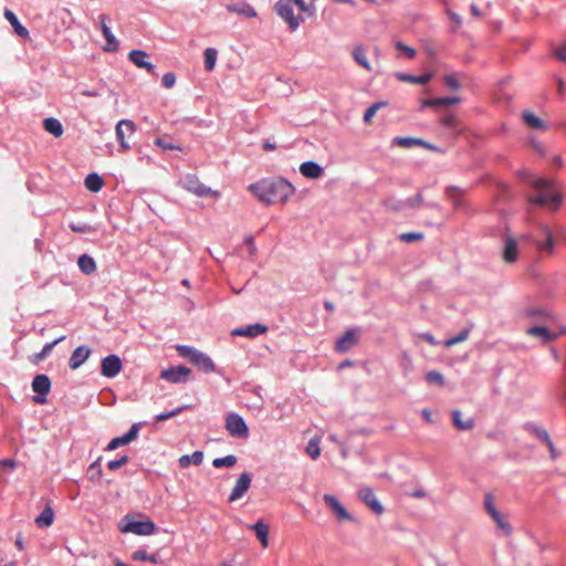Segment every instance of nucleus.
I'll use <instances>...</instances> for the list:
<instances>
[{"instance_id":"nucleus-10","label":"nucleus","mask_w":566,"mask_h":566,"mask_svg":"<svg viewBox=\"0 0 566 566\" xmlns=\"http://www.w3.org/2000/svg\"><path fill=\"white\" fill-rule=\"evenodd\" d=\"M252 482V475L250 472H243L238 478L233 489L231 490V493L229 495L228 501L229 502H235L244 496V494L248 492V490L251 486Z\"/></svg>"},{"instance_id":"nucleus-26","label":"nucleus","mask_w":566,"mask_h":566,"mask_svg":"<svg viewBox=\"0 0 566 566\" xmlns=\"http://www.w3.org/2000/svg\"><path fill=\"white\" fill-rule=\"evenodd\" d=\"M517 259V244L513 238H507L505 240L504 251H503V260L506 263H513Z\"/></svg>"},{"instance_id":"nucleus-30","label":"nucleus","mask_w":566,"mask_h":566,"mask_svg":"<svg viewBox=\"0 0 566 566\" xmlns=\"http://www.w3.org/2000/svg\"><path fill=\"white\" fill-rule=\"evenodd\" d=\"M527 335L536 337L542 340V343H548L554 338V334L551 333L546 327L544 326H534L530 327L526 331Z\"/></svg>"},{"instance_id":"nucleus-52","label":"nucleus","mask_w":566,"mask_h":566,"mask_svg":"<svg viewBox=\"0 0 566 566\" xmlns=\"http://www.w3.org/2000/svg\"><path fill=\"white\" fill-rule=\"evenodd\" d=\"M485 510L489 513V515H493L494 513L499 512L494 504V499L491 494L485 495L484 500Z\"/></svg>"},{"instance_id":"nucleus-33","label":"nucleus","mask_w":566,"mask_h":566,"mask_svg":"<svg viewBox=\"0 0 566 566\" xmlns=\"http://www.w3.org/2000/svg\"><path fill=\"white\" fill-rule=\"evenodd\" d=\"M203 461V452L195 451L191 455L185 454L179 458V465L181 468H188L191 463L200 465Z\"/></svg>"},{"instance_id":"nucleus-38","label":"nucleus","mask_w":566,"mask_h":566,"mask_svg":"<svg viewBox=\"0 0 566 566\" xmlns=\"http://www.w3.org/2000/svg\"><path fill=\"white\" fill-rule=\"evenodd\" d=\"M472 327H473V324H470L468 327L463 328L457 336L447 339L444 342V346L447 348H449L459 343L465 342L469 338L470 331Z\"/></svg>"},{"instance_id":"nucleus-58","label":"nucleus","mask_w":566,"mask_h":566,"mask_svg":"<svg viewBox=\"0 0 566 566\" xmlns=\"http://www.w3.org/2000/svg\"><path fill=\"white\" fill-rule=\"evenodd\" d=\"M148 555L145 549H137L132 554V558L134 560L147 562Z\"/></svg>"},{"instance_id":"nucleus-24","label":"nucleus","mask_w":566,"mask_h":566,"mask_svg":"<svg viewBox=\"0 0 566 566\" xmlns=\"http://www.w3.org/2000/svg\"><path fill=\"white\" fill-rule=\"evenodd\" d=\"M54 520V511L50 504H48L41 514L35 517L34 523L39 528H45L52 525Z\"/></svg>"},{"instance_id":"nucleus-5","label":"nucleus","mask_w":566,"mask_h":566,"mask_svg":"<svg viewBox=\"0 0 566 566\" xmlns=\"http://www.w3.org/2000/svg\"><path fill=\"white\" fill-rule=\"evenodd\" d=\"M126 523L120 525L122 533H133L135 535H151L156 532V524L151 520L133 521L127 515Z\"/></svg>"},{"instance_id":"nucleus-17","label":"nucleus","mask_w":566,"mask_h":566,"mask_svg":"<svg viewBox=\"0 0 566 566\" xmlns=\"http://www.w3.org/2000/svg\"><path fill=\"white\" fill-rule=\"evenodd\" d=\"M423 201L421 193H417L415 197L409 198L405 201L395 202L394 199L386 200L385 205L392 210H401L405 208H419Z\"/></svg>"},{"instance_id":"nucleus-60","label":"nucleus","mask_w":566,"mask_h":566,"mask_svg":"<svg viewBox=\"0 0 566 566\" xmlns=\"http://www.w3.org/2000/svg\"><path fill=\"white\" fill-rule=\"evenodd\" d=\"M290 2H293L295 6H297L300 11L308 12L310 14H312V12H310L308 6L305 3L304 0H290Z\"/></svg>"},{"instance_id":"nucleus-3","label":"nucleus","mask_w":566,"mask_h":566,"mask_svg":"<svg viewBox=\"0 0 566 566\" xmlns=\"http://www.w3.org/2000/svg\"><path fill=\"white\" fill-rule=\"evenodd\" d=\"M177 352L181 357L189 359L193 365H196L200 370H202L206 374L216 370V365L212 361V359L206 354L192 347L185 345L177 346Z\"/></svg>"},{"instance_id":"nucleus-49","label":"nucleus","mask_w":566,"mask_h":566,"mask_svg":"<svg viewBox=\"0 0 566 566\" xmlns=\"http://www.w3.org/2000/svg\"><path fill=\"white\" fill-rule=\"evenodd\" d=\"M187 407H179L177 409H174L169 412H163V413H159L156 416V421H164V420H167V419H170L175 416H177L178 413H180L182 410H185Z\"/></svg>"},{"instance_id":"nucleus-16","label":"nucleus","mask_w":566,"mask_h":566,"mask_svg":"<svg viewBox=\"0 0 566 566\" xmlns=\"http://www.w3.org/2000/svg\"><path fill=\"white\" fill-rule=\"evenodd\" d=\"M191 373L188 367L177 366L165 369L160 373V378L178 384L186 380V377Z\"/></svg>"},{"instance_id":"nucleus-12","label":"nucleus","mask_w":566,"mask_h":566,"mask_svg":"<svg viewBox=\"0 0 566 566\" xmlns=\"http://www.w3.org/2000/svg\"><path fill=\"white\" fill-rule=\"evenodd\" d=\"M360 332L358 329H348L339 337L335 344V349L339 353H346L358 344Z\"/></svg>"},{"instance_id":"nucleus-13","label":"nucleus","mask_w":566,"mask_h":566,"mask_svg":"<svg viewBox=\"0 0 566 566\" xmlns=\"http://www.w3.org/2000/svg\"><path fill=\"white\" fill-rule=\"evenodd\" d=\"M325 504L334 513L338 521H354V517L347 512V510L340 504L336 496L332 494H325L323 496Z\"/></svg>"},{"instance_id":"nucleus-42","label":"nucleus","mask_w":566,"mask_h":566,"mask_svg":"<svg viewBox=\"0 0 566 566\" xmlns=\"http://www.w3.org/2000/svg\"><path fill=\"white\" fill-rule=\"evenodd\" d=\"M306 453L316 460L321 455L319 440L318 438H312L306 447Z\"/></svg>"},{"instance_id":"nucleus-39","label":"nucleus","mask_w":566,"mask_h":566,"mask_svg":"<svg viewBox=\"0 0 566 566\" xmlns=\"http://www.w3.org/2000/svg\"><path fill=\"white\" fill-rule=\"evenodd\" d=\"M353 56H354L355 61L361 67H364L365 70H368V71L371 70L370 63H369V61L367 59V54H366L365 50L361 46H356L354 49Z\"/></svg>"},{"instance_id":"nucleus-41","label":"nucleus","mask_w":566,"mask_h":566,"mask_svg":"<svg viewBox=\"0 0 566 566\" xmlns=\"http://www.w3.org/2000/svg\"><path fill=\"white\" fill-rule=\"evenodd\" d=\"M217 51L212 48H208L205 50L203 52V56H205V69L207 71H212L216 66V61H217Z\"/></svg>"},{"instance_id":"nucleus-54","label":"nucleus","mask_w":566,"mask_h":566,"mask_svg":"<svg viewBox=\"0 0 566 566\" xmlns=\"http://www.w3.org/2000/svg\"><path fill=\"white\" fill-rule=\"evenodd\" d=\"M443 80H444V83L450 88H452V90H459L460 88V83H459L458 78L455 77V75H452V74L444 75Z\"/></svg>"},{"instance_id":"nucleus-51","label":"nucleus","mask_w":566,"mask_h":566,"mask_svg":"<svg viewBox=\"0 0 566 566\" xmlns=\"http://www.w3.org/2000/svg\"><path fill=\"white\" fill-rule=\"evenodd\" d=\"M545 232H546V241L544 243H537V247L542 250H546L549 253H552L553 244H554L553 237L547 229H545Z\"/></svg>"},{"instance_id":"nucleus-11","label":"nucleus","mask_w":566,"mask_h":566,"mask_svg":"<svg viewBox=\"0 0 566 566\" xmlns=\"http://www.w3.org/2000/svg\"><path fill=\"white\" fill-rule=\"evenodd\" d=\"M122 368V360L115 354L108 355L102 359L101 373L104 377L113 378L120 373Z\"/></svg>"},{"instance_id":"nucleus-56","label":"nucleus","mask_w":566,"mask_h":566,"mask_svg":"<svg viewBox=\"0 0 566 566\" xmlns=\"http://www.w3.org/2000/svg\"><path fill=\"white\" fill-rule=\"evenodd\" d=\"M440 122L442 125L447 127H455L458 124V118L455 115L450 114L448 116L442 117Z\"/></svg>"},{"instance_id":"nucleus-23","label":"nucleus","mask_w":566,"mask_h":566,"mask_svg":"<svg viewBox=\"0 0 566 566\" xmlns=\"http://www.w3.org/2000/svg\"><path fill=\"white\" fill-rule=\"evenodd\" d=\"M301 174L306 178L317 179L323 175V168L314 161H305L300 166Z\"/></svg>"},{"instance_id":"nucleus-25","label":"nucleus","mask_w":566,"mask_h":566,"mask_svg":"<svg viewBox=\"0 0 566 566\" xmlns=\"http://www.w3.org/2000/svg\"><path fill=\"white\" fill-rule=\"evenodd\" d=\"M4 18L10 22V24L12 25L14 32L19 36L24 38V39L29 36L28 29L20 23V21L18 20L17 15L11 10L7 9L4 11Z\"/></svg>"},{"instance_id":"nucleus-7","label":"nucleus","mask_w":566,"mask_h":566,"mask_svg":"<svg viewBox=\"0 0 566 566\" xmlns=\"http://www.w3.org/2000/svg\"><path fill=\"white\" fill-rule=\"evenodd\" d=\"M276 13L289 24L292 31L296 30L303 21L294 14L290 0H279L275 3Z\"/></svg>"},{"instance_id":"nucleus-14","label":"nucleus","mask_w":566,"mask_h":566,"mask_svg":"<svg viewBox=\"0 0 566 566\" xmlns=\"http://www.w3.org/2000/svg\"><path fill=\"white\" fill-rule=\"evenodd\" d=\"M139 429H140L139 424L138 423H134L130 427V429L128 430L127 433H125L124 436L116 437V438L112 439L108 442V444L105 448V450L106 451H113V450L117 449L120 446H125V444L130 443L132 441L137 439L138 433H139Z\"/></svg>"},{"instance_id":"nucleus-9","label":"nucleus","mask_w":566,"mask_h":566,"mask_svg":"<svg viewBox=\"0 0 566 566\" xmlns=\"http://www.w3.org/2000/svg\"><path fill=\"white\" fill-rule=\"evenodd\" d=\"M357 497L366 504L375 514L381 515L384 513V506L377 499L375 492L369 486L360 488L357 492Z\"/></svg>"},{"instance_id":"nucleus-15","label":"nucleus","mask_w":566,"mask_h":566,"mask_svg":"<svg viewBox=\"0 0 566 566\" xmlns=\"http://www.w3.org/2000/svg\"><path fill=\"white\" fill-rule=\"evenodd\" d=\"M148 53L143 50H133L128 54L129 61L138 69H144L150 74H155V65L148 61Z\"/></svg>"},{"instance_id":"nucleus-62","label":"nucleus","mask_w":566,"mask_h":566,"mask_svg":"<svg viewBox=\"0 0 566 566\" xmlns=\"http://www.w3.org/2000/svg\"><path fill=\"white\" fill-rule=\"evenodd\" d=\"M545 444H546V446H547V448H548V451H549V453H551V458H552V460H555V459L557 458V451H556V449H555V447H554L553 441H552V440H548V441H546V442H545Z\"/></svg>"},{"instance_id":"nucleus-45","label":"nucleus","mask_w":566,"mask_h":566,"mask_svg":"<svg viewBox=\"0 0 566 566\" xmlns=\"http://www.w3.org/2000/svg\"><path fill=\"white\" fill-rule=\"evenodd\" d=\"M426 379H427V381L429 384H434V385H438V386H443L444 385V377H443V375L440 371H437V370H431V371L427 373Z\"/></svg>"},{"instance_id":"nucleus-36","label":"nucleus","mask_w":566,"mask_h":566,"mask_svg":"<svg viewBox=\"0 0 566 566\" xmlns=\"http://www.w3.org/2000/svg\"><path fill=\"white\" fill-rule=\"evenodd\" d=\"M523 119H524L525 124L533 129H545L546 128L545 123L541 118H538L535 114H533L532 112H524Z\"/></svg>"},{"instance_id":"nucleus-2","label":"nucleus","mask_w":566,"mask_h":566,"mask_svg":"<svg viewBox=\"0 0 566 566\" xmlns=\"http://www.w3.org/2000/svg\"><path fill=\"white\" fill-rule=\"evenodd\" d=\"M533 187L539 191L538 195L528 198V202L536 206H547L552 210H557L562 203L563 197L554 191L553 180L538 178L533 181Z\"/></svg>"},{"instance_id":"nucleus-1","label":"nucleus","mask_w":566,"mask_h":566,"mask_svg":"<svg viewBox=\"0 0 566 566\" xmlns=\"http://www.w3.org/2000/svg\"><path fill=\"white\" fill-rule=\"evenodd\" d=\"M249 190L263 203L285 202L294 193V187L285 179L262 180L249 186Z\"/></svg>"},{"instance_id":"nucleus-21","label":"nucleus","mask_w":566,"mask_h":566,"mask_svg":"<svg viewBox=\"0 0 566 566\" xmlns=\"http://www.w3.org/2000/svg\"><path fill=\"white\" fill-rule=\"evenodd\" d=\"M101 21V30L102 33L107 42L106 46L104 48L105 51H116L118 48V43L116 41V38L112 33L111 29L106 24V17L104 14L99 15Z\"/></svg>"},{"instance_id":"nucleus-59","label":"nucleus","mask_w":566,"mask_h":566,"mask_svg":"<svg viewBox=\"0 0 566 566\" xmlns=\"http://www.w3.org/2000/svg\"><path fill=\"white\" fill-rule=\"evenodd\" d=\"M535 436L541 439L543 442L551 440L548 432L545 429L536 428L534 430Z\"/></svg>"},{"instance_id":"nucleus-6","label":"nucleus","mask_w":566,"mask_h":566,"mask_svg":"<svg viewBox=\"0 0 566 566\" xmlns=\"http://www.w3.org/2000/svg\"><path fill=\"white\" fill-rule=\"evenodd\" d=\"M136 132V125L130 119H120L115 127L116 139L119 143L120 149L127 151L130 149L128 138Z\"/></svg>"},{"instance_id":"nucleus-31","label":"nucleus","mask_w":566,"mask_h":566,"mask_svg":"<svg viewBox=\"0 0 566 566\" xmlns=\"http://www.w3.org/2000/svg\"><path fill=\"white\" fill-rule=\"evenodd\" d=\"M250 528L255 532V536L260 541L261 545L263 547H268V545H269V538H268L269 527H268V525L265 523H263L262 521H259L255 524L251 525Z\"/></svg>"},{"instance_id":"nucleus-61","label":"nucleus","mask_w":566,"mask_h":566,"mask_svg":"<svg viewBox=\"0 0 566 566\" xmlns=\"http://www.w3.org/2000/svg\"><path fill=\"white\" fill-rule=\"evenodd\" d=\"M70 227H71L72 231L80 232V233H85L91 230V228L88 226H77V224L72 223Z\"/></svg>"},{"instance_id":"nucleus-4","label":"nucleus","mask_w":566,"mask_h":566,"mask_svg":"<svg viewBox=\"0 0 566 566\" xmlns=\"http://www.w3.org/2000/svg\"><path fill=\"white\" fill-rule=\"evenodd\" d=\"M181 187L189 191L190 193L195 195L196 197L203 198V197H220V192L218 190H212L211 188L205 186L198 178V176L188 174L186 175L182 180L180 181Z\"/></svg>"},{"instance_id":"nucleus-35","label":"nucleus","mask_w":566,"mask_h":566,"mask_svg":"<svg viewBox=\"0 0 566 566\" xmlns=\"http://www.w3.org/2000/svg\"><path fill=\"white\" fill-rule=\"evenodd\" d=\"M77 264L80 270L85 274H92L96 271V263L94 259L87 254H83L78 258Z\"/></svg>"},{"instance_id":"nucleus-57","label":"nucleus","mask_w":566,"mask_h":566,"mask_svg":"<svg viewBox=\"0 0 566 566\" xmlns=\"http://www.w3.org/2000/svg\"><path fill=\"white\" fill-rule=\"evenodd\" d=\"M396 48L400 51H403L410 59L415 57L416 55V51L402 42H397Z\"/></svg>"},{"instance_id":"nucleus-22","label":"nucleus","mask_w":566,"mask_h":566,"mask_svg":"<svg viewBox=\"0 0 566 566\" xmlns=\"http://www.w3.org/2000/svg\"><path fill=\"white\" fill-rule=\"evenodd\" d=\"M32 389L40 396H46L51 389V380L46 375L40 374L33 378Z\"/></svg>"},{"instance_id":"nucleus-40","label":"nucleus","mask_w":566,"mask_h":566,"mask_svg":"<svg viewBox=\"0 0 566 566\" xmlns=\"http://www.w3.org/2000/svg\"><path fill=\"white\" fill-rule=\"evenodd\" d=\"M237 462H238V458L234 454H229L223 458L213 459L212 465L217 469H220L223 467L231 468V467L235 465Z\"/></svg>"},{"instance_id":"nucleus-53","label":"nucleus","mask_w":566,"mask_h":566,"mask_svg":"<svg viewBox=\"0 0 566 566\" xmlns=\"http://www.w3.org/2000/svg\"><path fill=\"white\" fill-rule=\"evenodd\" d=\"M381 105H384V104L382 103H376V104H373L370 107H368L367 111L364 114V120L366 123H369Z\"/></svg>"},{"instance_id":"nucleus-44","label":"nucleus","mask_w":566,"mask_h":566,"mask_svg":"<svg viewBox=\"0 0 566 566\" xmlns=\"http://www.w3.org/2000/svg\"><path fill=\"white\" fill-rule=\"evenodd\" d=\"M496 525L505 532V534L510 535L512 532L511 525L505 521V518L500 514V512L491 515Z\"/></svg>"},{"instance_id":"nucleus-50","label":"nucleus","mask_w":566,"mask_h":566,"mask_svg":"<svg viewBox=\"0 0 566 566\" xmlns=\"http://www.w3.org/2000/svg\"><path fill=\"white\" fill-rule=\"evenodd\" d=\"M127 462H128V457L127 455H123V457H120L117 460L109 461L107 463V468L109 470H112V471H115V470L122 468L123 465H125Z\"/></svg>"},{"instance_id":"nucleus-43","label":"nucleus","mask_w":566,"mask_h":566,"mask_svg":"<svg viewBox=\"0 0 566 566\" xmlns=\"http://www.w3.org/2000/svg\"><path fill=\"white\" fill-rule=\"evenodd\" d=\"M101 458H98L96 461H94L87 470V474L90 480L92 481H98L102 476V467H101Z\"/></svg>"},{"instance_id":"nucleus-37","label":"nucleus","mask_w":566,"mask_h":566,"mask_svg":"<svg viewBox=\"0 0 566 566\" xmlns=\"http://www.w3.org/2000/svg\"><path fill=\"white\" fill-rule=\"evenodd\" d=\"M84 184L88 190H91L93 192H97L102 189L104 182H103V179L101 176L93 172V174L87 175Z\"/></svg>"},{"instance_id":"nucleus-27","label":"nucleus","mask_w":566,"mask_h":566,"mask_svg":"<svg viewBox=\"0 0 566 566\" xmlns=\"http://www.w3.org/2000/svg\"><path fill=\"white\" fill-rule=\"evenodd\" d=\"M452 422L459 430H471L474 427V420L472 418H462L460 410L452 411Z\"/></svg>"},{"instance_id":"nucleus-55","label":"nucleus","mask_w":566,"mask_h":566,"mask_svg":"<svg viewBox=\"0 0 566 566\" xmlns=\"http://www.w3.org/2000/svg\"><path fill=\"white\" fill-rule=\"evenodd\" d=\"M176 83V76L174 73L171 72H168V73H165L164 76H163V85L166 87V88H171Z\"/></svg>"},{"instance_id":"nucleus-47","label":"nucleus","mask_w":566,"mask_h":566,"mask_svg":"<svg viewBox=\"0 0 566 566\" xmlns=\"http://www.w3.org/2000/svg\"><path fill=\"white\" fill-rule=\"evenodd\" d=\"M155 144L165 149V150H172V149H178V150H181V148L179 146H175L174 144H171L166 137H158L156 140H155Z\"/></svg>"},{"instance_id":"nucleus-29","label":"nucleus","mask_w":566,"mask_h":566,"mask_svg":"<svg viewBox=\"0 0 566 566\" xmlns=\"http://www.w3.org/2000/svg\"><path fill=\"white\" fill-rule=\"evenodd\" d=\"M396 78L399 80L400 82H408L411 84H426L432 78V74L426 73L420 76H416L406 73H397Z\"/></svg>"},{"instance_id":"nucleus-48","label":"nucleus","mask_w":566,"mask_h":566,"mask_svg":"<svg viewBox=\"0 0 566 566\" xmlns=\"http://www.w3.org/2000/svg\"><path fill=\"white\" fill-rule=\"evenodd\" d=\"M423 239V233L421 232H405L402 234H400V240L405 241V242H413V241H418V240H422Z\"/></svg>"},{"instance_id":"nucleus-18","label":"nucleus","mask_w":566,"mask_h":566,"mask_svg":"<svg viewBox=\"0 0 566 566\" xmlns=\"http://www.w3.org/2000/svg\"><path fill=\"white\" fill-rule=\"evenodd\" d=\"M91 355V349L86 346H78L76 347L71 357H70V360H69V366L72 370H75L77 368H80L84 363L85 360L90 357Z\"/></svg>"},{"instance_id":"nucleus-63","label":"nucleus","mask_w":566,"mask_h":566,"mask_svg":"<svg viewBox=\"0 0 566 566\" xmlns=\"http://www.w3.org/2000/svg\"><path fill=\"white\" fill-rule=\"evenodd\" d=\"M555 55L560 61H566V44L562 45L556 52Z\"/></svg>"},{"instance_id":"nucleus-34","label":"nucleus","mask_w":566,"mask_h":566,"mask_svg":"<svg viewBox=\"0 0 566 566\" xmlns=\"http://www.w3.org/2000/svg\"><path fill=\"white\" fill-rule=\"evenodd\" d=\"M228 11L244 15L247 18H255L256 11L249 4L242 3V4H229L227 7Z\"/></svg>"},{"instance_id":"nucleus-20","label":"nucleus","mask_w":566,"mask_h":566,"mask_svg":"<svg viewBox=\"0 0 566 566\" xmlns=\"http://www.w3.org/2000/svg\"><path fill=\"white\" fill-rule=\"evenodd\" d=\"M392 143H394V145L403 147V148L421 146L427 149H434V147L432 145H430L429 143L424 142L421 138H415V137H396Z\"/></svg>"},{"instance_id":"nucleus-32","label":"nucleus","mask_w":566,"mask_h":566,"mask_svg":"<svg viewBox=\"0 0 566 566\" xmlns=\"http://www.w3.org/2000/svg\"><path fill=\"white\" fill-rule=\"evenodd\" d=\"M44 129L52 134L54 137H61L63 134V127L59 119L49 117L43 120Z\"/></svg>"},{"instance_id":"nucleus-64","label":"nucleus","mask_w":566,"mask_h":566,"mask_svg":"<svg viewBox=\"0 0 566 566\" xmlns=\"http://www.w3.org/2000/svg\"><path fill=\"white\" fill-rule=\"evenodd\" d=\"M245 244L249 247L250 254L253 255L255 253V251H256V248H255L253 239L252 238H247L245 239Z\"/></svg>"},{"instance_id":"nucleus-46","label":"nucleus","mask_w":566,"mask_h":566,"mask_svg":"<svg viewBox=\"0 0 566 566\" xmlns=\"http://www.w3.org/2000/svg\"><path fill=\"white\" fill-rule=\"evenodd\" d=\"M64 338H65L64 336H61V337H59L57 339H55V340H53V342H51V343H46V344L43 346V348H42L41 353L38 355V358H39V359H42V358H44L45 356H48V355H49V353L54 348V346H55L56 344H59L60 342H62Z\"/></svg>"},{"instance_id":"nucleus-28","label":"nucleus","mask_w":566,"mask_h":566,"mask_svg":"<svg viewBox=\"0 0 566 566\" xmlns=\"http://www.w3.org/2000/svg\"><path fill=\"white\" fill-rule=\"evenodd\" d=\"M460 102L459 97H437L423 99L421 102L422 107H437V106H449L453 104H458Z\"/></svg>"},{"instance_id":"nucleus-19","label":"nucleus","mask_w":566,"mask_h":566,"mask_svg":"<svg viewBox=\"0 0 566 566\" xmlns=\"http://www.w3.org/2000/svg\"><path fill=\"white\" fill-rule=\"evenodd\" d=\"M268 327L263 324L256 323L247 327L235 328L232 334L237 336L256 337L264 334Z\"/></svg>"},{"instance_id":"nucleus-8","label":"nucleus","mask_w":566,"mask_h":566,"mask_svg":"<svg viewBox=\"0 0 566 566\" xmlns=\"http://www.w3.org/2000/svg\"><path fill=\"white\" fill-rule=\"evenodd\" d=\"M226 429L232 437L247 438L249 436V429L245 421L237 413L228 415L226 419Z\"/></svg>"}]
</instances>
